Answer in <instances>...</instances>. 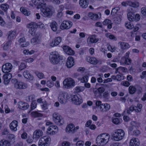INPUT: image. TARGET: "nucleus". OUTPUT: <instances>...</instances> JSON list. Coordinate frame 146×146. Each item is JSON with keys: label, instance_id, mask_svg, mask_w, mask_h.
I'll return each instance as SVG.
<instances>
[{"label": "nucleus", "instance_id": "obj_46", "mask_svg": "<svg viewBox=\"0 0 146 146\" xmlns=\"http://www.w3.org/2000/svg\"><path fill=\"white\" fill-rule=\"evenodd\" d=\"M20 11L25 15L28 16V11L24 7H21L20 8Z\"/></svg>", "mask_w": 146, "mask_h": 146}, {"label": "nucleus", "instance_id": "obj_30", "mask_svg": "<svg viewBox=\"0 0 146 146\" xmlns=\"http://www.w3.org/2000/svg\"><path fill=\"white\" fill-rule=\"evenodd\" d=\"M10 142L5 139L1 140L0 142V146H11Z\"/></svg>", "mask_w": 146, "mask_h": 146}, {"label": "nucleus", "instance_id": "obj_44", "mask_svg": "<svg viewBox=\"0 0 146 146\" xmlns=\"http://www.w3.org/2000/svg\"><path fill=\"white\" fill-rule=\"evenodd\" d=\"M42 104L41 105L42 109L44 110H47L48 108V104L47 102L44 100V102H42Z\"/></svg>", "mask_w": 146, "mask_h": 146}, {"label": "nucleus", "instance_id": "obj_48", "mask_svg": "<svg viewBox=\"0 0 146 146\" xmlns=\"http://www.w3.org/2000/svg\"><path fill=\"white\" fill-rule=\"evenodd\" d=\"M36 107V103L35 101H33L31 102V110H32L35 109Z\"/></svg>", "mask_w": 146, "mask_h": 146}, {"label": "nucleus", "instance_id": "obj_61", "mask_svg": "<svg viewBox=\"0 0 146 146\" xmlns=\"http://www.w3.org/2000/svg\"><path fill=\"white\" fill-rule=\"evenodd\" d=\"M28 98L29 100V102H32L33 101H34L33 100L34 99V96L33 95H31L29 96L28 97Z\"/></svg>", "mask_w": 146, "mask_h": 146}, {"label": "nucleus", "instance_id": "obj_49", "mask_svg": "<svg viewBox=\"0 0 146 146\" xmlns=\"http://www.w3.org/2000/svg\"><path fill=\"white\" fill-rule=\"evenodd\" d=\"M134 19L133 20V21H138L139 20L140 18V16L139 14L137 13L135 15V13H134Z\"/></svg>", "mask_w": 146, "mask_h": 146}, {"label": "nucleus", "instance_id": "obj_22", "mask_svg": "<svg viewBox=\"0 0 146 146\" xmlns=\"http://www.w3.org/2000/svg\"><path fill=\"white\" fill-rule=\"evenodd\" d=\"M75 130V126L72 123H70L68 125L66 128V132L69 133L74 132Z\"/></svg>", "mask_w": 146, "mask_h": 146}, {"label": "nucleus", "instance_id": "obj_2", "mask_svg": "<svg viewBox=\"0 0 146 146\" xmlns=\"http://www.w3.org/2000/svg\"><path fill=\"white\" fill-rule=\"evenodd\" d=\"M44 25L42 23L38 24L35 22H31L27 25V28L29 29V32L33 36H35L31 39V43L34 45L36 44L39 41V36L36 35V32L38 28H42Z\"/></svg>", "mask_w": 146, "mask_h": 146}, {"label": "nucleus", "instance_id": "obj_32", "mask_svg": "<svg viewBox=\"0 0 146 146\" xmlns=\"http://www.w3.org/2000/svg\"><path fill=\"white\" fill-rule=\"evenodd\" d=\"M12 41L11 40H8L7 42H5L3 44V49L4 50H7L11 45Z\"/></svg>", "mask_w": 146, "mask_h": 146}, {"label": "nucleus", "instance_id": "obj_6", "mask_svg": "<svg viewBox=\"0 0 146 146\" xmlns=\"http://www.w3.org/2000/svg\"><path fill=\"white\" fill-rule=\"evenodd\" d=\"M46 125L49 126L46 131L48 135H52L55 134L57 132L58 127L56 126L53 125L52 122L49 121H47L46 123Z\"/></svg>", "mask_w": 146, "mask_h": 146}, {"label": "nucleus", "instance_id": "obj_39", "mask_svg": "<svg viewBox=\"0 0 146 146\" xmlns=\"http://www.w3.org/2000/svg\"><path fill=\"white\" fill-rule=\"evenodd\" d=\"M1 9L5 12H7L9 8V5L7 4H3L0 5Z\"/></svg>", "mask_w": 146, "mask_h": 146}, {"label": "nucleus", "instance_id": "obj_56", "mask_svg": "<svg viewBox=\"0 0 146 146\" xmlns=\"http://www.w3.org/2000/svg\"><path fill=\"white\" fill-rule=\"evenodd\" d=\"M112 121L114 124H118L120 122V120L119 119L115 118L112 119Z\"/></svg>", "mask_w": 146, "mask_h": 146}, {"label": "nucleus", "instance_id": "obj_10", "mask_svg": "<svg viewBox=\"0 0 146 146\" xmlns=\"http://www.w3.org/2000/svg\"><path fill=\"white\" fill-rule=\"evenodd\" d=\"M63 84L65 88L68 89L74 85L75 82L74 80L71 78H67L63 81Z\"/></svg>", "mask_w": 146, "mask_h": 146}, {"label": "nucleus", "instance_id": "obj_24", "mask_svg": "<svg viewBox=\"0 0 146 146\" xmlns=\"http://www.w3.org/2000/svg\"><path fill=\"white\" fill-rule=\"evenodd\" d=\"M16 31H14L11 30L9 31L8 33V40H13L15 38V36L16 35Z\"/></svg>", "mask_w": 146, "mask_h": 146}, {"label": "nucleus", "instance_id": "obj_20", "mask_svg": "<svg viewBox=\"0 0 146 146\" xmlns=\"http://www.w3.org/2000/svg\"><path fill=\"white\" fill-rule=\"evenodd\" d=\"M139 139L137 138L133 137L130 141L129 145L130 146H139Z\"/></svg>", "mask_w": 146, "mask_h": 146}, {"label": "nucleus", "instance_id": "obj_52", "mask_svg": "<svg viewBox=\"0 0 146 146\" xmlns=\"http://www.w3.org/2000/svg\"><path fill=\"white\" fill-rule=\"evenodd\" d=\"M46 85L48 87L50 88L54 86V84L52 81L49 80L46 82Z\"/></svg>", "mask_w": 146, "mask_h": 146}, {"label": "nucleus", "instance_id": "obj_28", "mask_svg": "<svg viewBox=\"0 0 146 146\" xmlns=\"http://www.w3.org/2000/svg\"><path fill=\"white\" fill-rule=\"evenodd\" d=\"M79 4L82 8H86L88 5V0H80Z\"/></svg>", "mask_w": 146, "mask_h": 146}, {"label": "nucleus", "instance_id": "obj_31", "mask_svg": "<svg viewBox=\"0 0 146 146\" xmlns=\"http://www.w3.org/2000/svg\"><path fill=\"white\" fill-rule=\"evenodd\" d=\"M50 26L52 30L54 32L56 31L57 30L58 25L57 23L55 21H54L51 23Z\"/></svg>", "mask_w": 146, "mask_h": 146}, {"label": "nucleus", "instance_id": "obj_14", "mask_svg": "<svg viewBox=\"0 0 146 146\" xmlns=\"http://www.w3.org/2000/svg\"><path fill=\"white\" fill-rule=\"evenodd\" d=\"M75 64L74 60L72 56L69 57L67 60L66 66L68 68H70L72 67Z\"/></svg>", "mask_w": 146, "mask_h": 146}, {"label": "nucleus", "instance_id": "obj_64", "mask_svg": "<svg viewBox=\"0 0 146 146\" xmlns=\"http://www.w3.org/2000/svg\"><path fill=\"white\" fill-rule=\"evenodd\" d=\"M70 143L68 141L63 142L62 144V146H70Z\"/></svg>", "mask_w": 146, "mask_h": 146}, {"label": "nucleus", "instance_id": "obj_11", "mask_svg": "<svg viewBox=\"0 0 146 146\" xmlns=\"http://www.w3.org/2000/svg\"><path fill=\"white\" fill-rule=\"evenodd\" d=\"M72 25V21L69 20L64 21L60 25V28L61 29H68L70 28Z\"/></svg>", "mask_w": 146, "mask_h": 146}, {"label": "nucleus", "instance_id": "obj_26", "mask_svg": "<svg viewBox=\"0 0 146 146\" xmlns=\"http://www.w3.org/2000/svg\"><path fill=\"white\" fill-rule=\"evenodd\" d=\"M43 133L41 130L37 129L35 131L33 136L35 138L38 139L42 135Z\"/></svg>", "mask_w": 146, "mask_h": 146}, {"label": "nucleus", "instance_id": "obj_57", "mask_svg": "<svg viewBox=\"0 0 146 146\" xmlns=\"http://www.w3.org/2000/svg\"><path fill=\"white\" fill-rule=\"evenodd\" d=\"M141 12L143 16H146V7H143L141 8Z\"/></svg>", "mask_w": 146, "mask_h": 146}, {"label": "nucleus", "instance_id": "obj_47", "mask_svg": "<svg viewBox=\"0 0 146 146\" xmlns=\"http://www.w3.org/2000/svg\"><path fill=\"white\" fill-rule=\"evenodd\" d=\"M107 49L109 51L113 52L115 50L116 48L115 47H113L112 46L109 44L108 46Z\"/></svg>", "mask_w": 146, "mask_h": 146}, {"label": "nucleus", "instance_id": "obj_37", "mask_svg": "<svg viewBox=\"0 0 146 146\" xmlns=\"http://www.w3.org/2000/svg\"><path fill=\"white\" fill-rule=\"evenodd\" d=\"M128 90L129 93L131 94H134L137 91L135 87L133 85L130 86L129 87Z\"/></svg>", "mask_w": 146, "mask_h": 146}, {"label": "nucleus", "instance_id": "obj_36", "mask_svg": "<svg viewBox=\"0 0 146 146\" xmlns=\"http://www.w3.org/2000/svg\"><path fill=\"white\" fill-rule=\"evenodd\" d=\"M134 12L130 11L128 13L127 17L129 20L130 21H133V20L134 19Z\"/></svg>", "mask_w": 146, "mask_h": 146}, {"label": "nucleus", "instance_id": "obj_13", "mask_svg": "<svg viewBox=\"0 0 146 146\" xmlns=\"http://www.w3.org/2000/svg\"><path fill=\"white\" fill-rule=\"evenodd\" d=\"M12 68V66L10 63H6L2 66V71L5 73H8L11 71Z\"/></svg>", "mask_w": 146, "mask_h": 146}, {"label": "nucleus", "instance_id": "obj_4", "mask_svg": "<svg viewBox=\"0 0 146 146\" xmlns=\"http://www.w3.org/2000/svg\"><path fill=\"white\" fill-rule=\"evenodd\" d=\"M39 6L38 8L40 9L44 17H48L52 16L53 14L52 9L46 7V3H44V5Z\"/></svg>", "mask_w": 146, "mask_h": 146}, {"label": "nucleus", "instance_id": "obj_17", "mask_svg": "<svg viewBox=\"0 0 146 146\" xmlns=\"http://www.w3.org/2000/svg\"><path fill=\"white\" fill-rule=\"evenodd\" d=\"M18 105L19 108L22 110H25L29 107V105L27 103L22 101L19 102Z\"/></svg>", "mask_w": 146, "mask_h": 146}, {"label": "nucleus", "instance_id": "obj_35", "mask_svg": "<svg viewBox=\"0 0 146 146\" xmlns=\"http://www.w3.org/2000/svg\"><path fill=\"white\" fill-rule=\"evenodd\" d=\"M120 46L122 50L127 49L129 48L130 46L128 43L124 42H121Z\"/></svg>", "mask_w": 146, "mask_h": 146}, {"label": "nucleus", "instance_id": "obj_50", "mask_svg": "<svg viewBox=\"0 0 146 146\" xmlns=\"http://www.w3.org/2000/svg\"><path fill=\"white\" fill-rule=\"evenodd\" d=\"M26 67V65L24 63H21L20 65L19 66V69L20 70H22Z\"/></svg>", "mask_w": 146, "mask_h": 146}, {"label": "nucleus", "instance_id": "obj_25", "mask_svg": "<svg viewBox=\"0 0 146 146\" xmlns=\"http://www.w3.org/2000/svg\"><path fill=\"white\" fill-rule=\"evenodd\" d=\"M23 75L25 78L30 80H32L33 79V77L29 71L26 70L23 73Z\"/></svg>", "mask_w": 146, "mask_h": 146}, {"label": "nucleus", "instance_id": "obj_54", "mask_svg": "<svg viewBox=\"0 0 146 146\" xmlns=\"http://www.w3.org/2000/svg\"><path fill=\"white\" fill-rule=\"evenodd\" d=\"M106 36L111 40H115V37L113 35L110 34V33H107L106 34Z\"/></svg>", "mask_w": 146, "mask_h": 146}, {"label": "nucleus", "instance_id": "obj_60", "mask_svg": "<svg viewBox=\"0 0 146 146\" xmlns=\"http://www.w3.org/2000/svg\"><path fill=\"white\" fill-rule=\"evenodd\" d=\"M88 76L87 75H85L83 76L81 79L82 81H83V82H88Z\"/></svg>", "mask_w": 146, "mask_h": 146}, {"label": "nucleus", "instance_id": "obj_63", "mask_svg": "<svg viewBox=\"0 0 146 146\" xmlns=\"http://www.w3.org/2000/svg\"><path fill=\"white\" fill-rule=\"evenodd\" d=\"M92 121L90 120L88 121L85 124L86 126L89 127L92 125Z\"/></svg>", "mask_w": 146, "mask_h": 146}, {"label": "nucleus", "instance_id": "obj_43", "mask_svg": "<svg viewBox=\"0 0 146 146\" xmlns=\"http://www.w3.org/2000/svg\"><path fill=\"white\" fill-rule=\"evenodd\" d=\"M35 73L38 78L40 79L43 78L44 77V75L43 74L42 72L36 71Z\"/></svg>", "mask_w": 146, "mask_h": 146}, {"label": "nucleus", "instance_id": "obj_33", "mask_svg": "<svg viewBox=\"0 0 146 146\" xmlns=\"http://www.w3.org/2000/svg\"><path fill=\"white\" fill-rule=\"evenodd\" d=\"M31 1L34 5L37 6V8L38 9H40L38 8L39 6L44 5V3L40 2L39 0H32Z\"/></svg>", "mask_w": 146, "mask_h": 146}, {"label": "nucleus", "instance_id": "obj_58", "mask_svg": "<svg viewBox=\"0 0 146 146\" xmlns=\"http://www.w3.org/2000/svg\"><path fill=\"white\" fill-rule=\"evenodd\" d=\"M76 91L77 92H80L83 91L82 88L81 86H78L76 88Z\"/></svg>", "mask_w": 146, "mask_h": 146}, {"label": "nucleus", "instance_id": "obj_29", "mask_svg": "<svg viewBox=\"0 0 146 146\" xmlns=\"http://www.w3.org/2000/svg\"><path fill=\"white\" fill-rule=\"evenodd\" d=\"M124 61V63L126 64L129 65L131 64V60L128 58L126 57H122L121 60V63H122V62Z\"/></svg>", "mask_w": 146, "mask_h": 146}, {"label": "nucleus", "instance_id": "obj_38", "mask_svg": "<svg viewBox=\"0 0 146 146\" xmlns=\"http://www.w3.org/2000/svg\"><path fill=\"white\" fill-rule=\"evenodd\" d=\"M7 138L9 141L11 142H14L15 140V135L13 134H9L7 136Z\"/></svg>", "mask_w": 146, "mask_h": 146}, {"label": "nucleus", "instance_id": "obj_42", "mask_svg": "<svg viewBox=\"0 0 146 146\" xmlns=\"http://www.w3.org/2000/svg\"><path fill=\"white\" fill-rule=\"evenodd\" d=\"M125 26L127 29H132L134 27L133 24L130 22L126 23Z\"/></svg>", "mask_w": 146, "mask_h": 146}, {"label": "nucleus", "instance_id": "obj_21", "mask_svg": "<svg viewBox=\"0 0 146 146\" xmlns=\"http://www.w3.org/2000/svg\"><path fill=\"white\" fill-rule=\"evenodd\" d=\"M18 121L16 120L13 121L10 124L9 127L11 130L13 131H16L17 130Z\"/></svg>", "mask_w": 146, "mask_h": 146}, {"label": "nucleus", "instance_id": "obj_53", "mask_svg": "<svg viewBox=\"0 0 146 146\" xmlns=\"http://www.w3.org/2000/svg\"><path fill=\"white\" fill-rule=\"evenodd\" d=\"M117 80L120 81L124 79V77L122 74L116 75Z\"/></svg>", "mask_w": 146, "mask_h": 146}, {"label": "nucleus", "instance_id": "obj_62", "mask_svg": "<svg viewBox=\"0 0 146 146\" xmlns=\"http://www.w3.org/2000/svg\"><path fill=\"white\" fill-rule=\"evenodd\" d=\"M98 91L99 94H101L104 92V89L103 87H100L98 89Z\"/></svg>", "mask_w": 146, "mask_h": 146}, {"label": "nucleus", "instance_id": "obj_41", "mask_svg": "<svg viewBox=\"0 0 146 146\" xmlns=\"http://www.w3.org/2000/svg\"><path fill=\"white\" fill-rule=\"evenodd\" d=\"M103 107V111H106L109 110L110 108V106L109 104H102V107Z\"/></svg>", "mask_w": 146, "mask_h": 146}, {"label": "nucleus", "instance_id": "obj_7", "mask_svg": "<svg viewBox=\"0 0 146 146\" xmlns=\"http://www.w3.org/2000/svg\"><path fill=\"white\" fill-rule=\"evenodd\" d=\"M11 82L14 86L15 88L17 89H22L27 88V86L25 83L21 81H19L15 78L11 80Z\"/></svg>", "mask_w": 146, "mask_h": 146}, {"label": "nucleus", "instance_id": "obj_18", "mask_svg": "<svg viewBox=\"0 0 146 146\" xmlns=\"http://www.w3.org/2000/svg\"><path fill=\"white\" fill-rule=\"evenodd\" d=\"M98 39L96 38L95 35H92L89 36L88 38V40L90 44L95 43L98 42Z\"/></svg>", "mask_w": 146, "mask_h": 146}, {"label": "nucleus", "instance_id": "obj_8", "mask_svg": "<svg viewBox=\"0 0 146 146\" xmlns=\"http://www.w3.org/2000/svg\"><path fill=\"white\" fill-rule=\"evenodd\" d=\"M51 53L49 57L50 62L53 64H58L61 59L60 56L56 52H52Z\"/></svg>", "mask_w": 146, "mask_h": 146}, {"label": "nucleus", "instance_id": "obj_34", "mask_svg": "<svg viewBox=\"0 0 146 146\" xmlns=\"http://www.w3.org/2000/svg\"><path fill=\"white\" fill-rule=\"evenodd\" d=\"M31 116L34 118L41 117L42 116V113H38L36 111L32 112L31 113Z\"/></svg>", "mask_w": 146, "mask_h": 146}, {"label": "nucleus", "instance_id": "obj_19", "mask_svg": "<svg viewBox=\"0 0 146 146\" xmlns=\"http://www.w3.org/2000/svg\"><path fill=\"white\" fill-rule=\"evenodd\" d=\"M12 77V75L10 74H7L3 75V79L4 84L6 85L9 84Z\"/></svg>", "mask_w": 146, "mask_h": 146}, {"label": "nucleus", "instance_id": "obj_45", "mask_svg": "<svg viewBox=\"0 0 146 146\" xmlns=\"http://www.w3.org/2000/svg\"><path fill=\"white\" fill-rule=\"evenodd\" d=\"M102 102L100 101H97L96 102V106L98 107H99L100 109V110L103 111V109L102 107Z\"/></svg>", "mask_w": 146, "mask_h": 146}, {"label": "nucleus", "instance_id": "obj_12", "mask_svg": "<svg viewBox=\"0 0 146 146\" xmlns=\"http://www.w3.org/2000/svg\"><path fill=\"white\" fill-rule=\"evenodd\" d=\"M53 119L54 122L60 125H62L63 123L62 117L58 113H54L53 114Z\"/></svg>", "mask_w": 146, "mask_h": 146}, {"label": "nucleus", "instance_id": "obj_55", "mask_svg": "<svg viewBox=\"0 0 146 146\" xmlns=\"http://www.w3.org/2000/svg\"><path fill=\"white\" fill-rule=\"evenodd\" d=\"M121 84L123 86L127 87H128L130 84V83L129 82L126 81H123L121 82Z\"/></svg>", "mask_w": 146, "mask_h": 146}, {"label": "nucleus", "instance_id": "obj_23", "mask_svg": "<svg viewBox=\"0 0 146 146\" xmlns=\"http://www.w3.org/2000/svg\"><path fill=\"white\" fill-rule=\"evenodd\" d=\"M88 62L92 64H96L98 62V60L95 57L89 56L87 58Z\"/></svg>", "mask_w": 146, "mask_h": 146}, {"label": "nucleus", "instance_id": "obj_5", "mask_svg": "<svg viewBox=\"0 0 146 146\" xmlns=\"http://www.w3.org/2000/svg\"><path fill=\"white\" fill-rule=\"evenodd\" d=\"M125 135V132L123 130L121 129H116L112 135V139L115 141H119L123 138Z\"/></svg>", "mask_w": 146, "mask_h": 146}, {"label": "nucleus", "instance_id": "obj_3", "mask_svg": "<svg viewBox=\"0 0 146 146\" xmlns=\"http://www.w3.org/2000/svg\"><path fill=\"white\" fill-rule=\"evenodd\" d=\"M110 136L108 133H103L98 136L96 139V143L100 146H103L109 141Z\"/></svg>", "mask_w": 146, "mask_h": 146}, {"label": "nucleus", "instance_id": "obj_15", "mask_svg": "<svg viewBox=\"0 0 146 146\" xmlns=\"http://www.w3.org/2000/svg\"><path fill=\"white\" fill-rule=\"evenodd\" d=\"M63 48L64 52L68 55H73L75 53L74 51L68 46H64Z\"/></svg>", "mask_w": 146, "mask_h": 146}, {"label": "nucleus", "instance_id": "obj_9", "mask_svg": "<svg viewBox=\"0 0 146 146\" xmlns=\"http://www.w3.org/2000/svg\"><path fill=\"white\" fill-rule=\"evenodd\" d=\"M51 139L48 136H45L41 137L39 140L38 146H49Z\"/></svg>", "mask_w": 146, "mask_h": 146}, {"label": "nucleus", "instance_id": "obj_40", "mask_svg": "<svg viewBox=\"0 0 146 146\" xmlns=\"http://www.w3.org/2000/svg\"><path fill=\"white\" fill-rule=\"evenodd\" d=\"M127 4L130 6L134 8H137L139 6V3L137 2H132L131 1H128V3Z\"/></svg>", "mask_w": 146, "mask_h": 146}, {"label": "nucleus", "instance_id": "obj_59", "mask_svg": "<svg viewBox=\"0 0 146 146\" xmlns=\"http://www.w3.org/2000/svg\"><path fill=\"white\" fill-rule=\"evenodd\" d=\"M84 144V142L82 141H79L76 143V146H83Z\"/></svg>", "mask_w": 146, "mask_h": 146}, {"label": "nucleus", "instance_id": "obj_16", "mask_svg": "<svg viewBox=\"0 0 146 146\" xmlns=\"http://www.w3.org/2000/svg\"><path fill=\"white\" fill-rule=\"evenodd\" d=\"M62 38L60 36L55 37L53 40H52L50 43V46L52 47H54L58 45L61 42Z\"/></svg>", "mask_w": 146, "mask_h": 146}, {"label": "nucleus", "instance_id": "obj_51", "mask_svg": "<svg viewBox=\"0 0 146 146\" xmlns=\"http://www.w3.org/2000/svg\"><path fill=\"white\" fill-rule=\"evenodd\" d=\"M142 107V104H137V106L136 107V108L135 109L136 111L139 112L140 111Z\"/></svg>", "mask_w": 146, "mask_h": 146}, {"label": "nucleus", "instance_id": "obj_27", "mask_svg": "<svg viewBox=\"0 0 146 146\" xmlns=\"http://www.w3.org/2000/svg\"><path fill=\"white\" fill-rule=\"evenodd\" d=\"M88 15L90 19L93 20H97L99 18V16L97 14L92 12L88 13Z\"/></svg>", "mask_w": 146, "mask_h": 146}, {"label": "nucleus", "instance_id": "obj_1", "mask_svg": "<svg viewBox=\"0 0 146 146\" xmlns=\"http://www.w3.org/2000/svg\"><path fill=\"white\" fill-rule=\"evenodd\" d=\"M58 99L59 102L62 104H65L70 99L76 105H80L83 102L82 97L79 94L74 95L71 97L70 94L64 92H60Z\"/></svg>", "mask_w": 146, "mask_h": 146}]
</instances>
